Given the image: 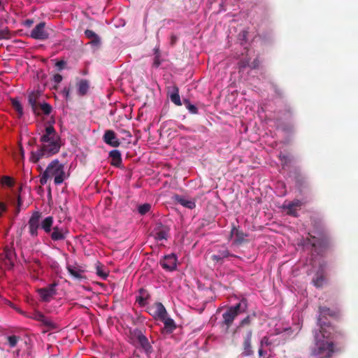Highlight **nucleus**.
Listing matches in <instances>:
<instances>
[{
  "mask_svg": "<svg viewBox=\"0 0 358 358\" xmlns=\"http://www.w3.org/2000/svg\"><path fill=\"white\" fill-rule=\"evenodd\" d=\"M15 255V251L13 249L6 248L3 250L1 256H3L4 259H6L9 262V268L14 266L13 257Z\"/></svg>",
  "mask_w": 358,
  "mask_h": 358,
  "instance_id": "nucleus-24",
  "label": "nucleus"
},
{
  "mask_svg": "<svg viewBox=\"0 0 358 358\" xmlns=\"http://www.w3.org/2000/svg\"><path fill=\"white\" fill-rule=\"evenodd\" d=\"M40 94L38 92H33L29 94L28 97L29 103L31 106V109L33 112L37 115H39L41 113H39V104L38 103V99L39 97Z\"/></svg>",
  "mask_w": 358,
  "mask_h": 358,
  "instance_id": "nucleus-16",
  "label": "nucleus"
},
{
  "mask_svg": "<svg viewBox=\"0 0 358 358\" xmlns=\"http://www.w3.org/2000/svg\"><path fill=\"white\" fill-rule=\"evenodd\" d=\"M29 145H37L36 139L35 138H31V139L29 141Z\"/></svg>",
  "mask_w": 358,
  "mask_h": 358,
  "instance_id": "nucleus-56",
  "label": "nucleus"
},
{
  "mask_svg": "<svg viewBox=\"0 0 358 358\" xmlns=\"http://www.w3.org/2000/svg\"><path fill=\"white\" fill-rule=\"evenodd\" d=\"M19 341V337L15 335H12L8 337V341L10 347H15Z\"/></svg>",
  "mask_w": 358,
  "mask_h": 358,
  "instance_id": "nucleus-34",
  "label": "nucleus"
},
{
  "mask_svg": "<svg viewBox=\"0 0 358 358\" xmlns=\"http://www.w3.org/2000/svg\"><path fill=\"white\" fill-rule=\"evenodd\" d=\"M64 94H65L66 98H68L70 94L69 88H64L63 90Z\"/></svg>",
  "mask_w": 358,
  "mask_h": 358,
  "instance_id": "nucleus-57",
  "label": "nucleus"
},
{
  "mask_svg": "<svg viewBox=\"0 0 358 358\" xmlns=\"http://www.w3.org/2000/svg\"><path fill=\"white\" fill-rule=\"evenodd\" d=\"M218 255H220L222 259L225 257H228L229 256H230V253L227 249H223L222 250H220L218 252Z\"/></svg>",
  "mask_w": 358,
  "mask_h": 358,
  "instance_id": "nucleus-45",
  "label": "nucleus"
},
{
  "mask_svg": "<svg viewBox=\"0 0 358 358\" xmlns=\"http://www.w3.org/2000/svg\"><path fill=\"white\" fill-rule=\"evenodd\" d=\"M85 35L87 38L91 39V43L93 45H99L101 40L99 36L92 30L86 29L85 31Z\"/></svg>",
  "mask_w": 358,
  "mask_h": 358,
  "instance_id": "nucleus-25",
  "label": "nucleus"
},
{
  "mask_svg": "<svg viewBox=\"0 0 358 358\" xmlns=\"http://www.w3.org/2000/svg\"><path fill=\"white\" fill-rule=\"evenodd\" d=\"M34 263L36 264V266H37L38 268H41V262H40V261H39V260H38V259L34 260Z\"/></svg>",
  "mask_w": 358,
  "mask_h": 358,
  "instance_id": "nucleus-60",
  "label": "nucleus"
},
{
  "mask_svg": "<svg viewBox=\"0 0 358 358\" xmlns=\"http://www.w3.org/2000/svg\"><path fill=\"white\" fill-rule=\"evenodd\" d=\"M178 41V36L172 34L170 37V43L172 46H173Z\"/></svg>",
  "mask_w": 358,
  "mask_h": 358,
  "instance_id": "nucleus-51",
  "label": "nucleus"
},
{
  "mask_svg": "<svg viewBox=\"0 0 358 358\" xmlns=\"http://www.w3.org/2000/svg\"><path fill=\"white\" fill-rule=\"evenodd\" d=\"M39 111L41 110L43 113L45 115H48L50 114L52 108V106L48 103H43L42 104H39Z\"/></svg>",
  "mask_w": 358,
  "mask_h": 358,
  "instance_id": "nucleus-30",
  "label": "nucleus"
},
{
  "mask_svg": "<svg viewBox=\"0 0 358 358\" xmlns=\"http://www.w3.org/2000/svg\"><path fill=\"white\" fill-rule=\"evenodd\" d=\"M67 270L69 271V273L76 279H78V280H81L83 278H84V276L82 275V271L76 267V266H70L69 265L67 266Z\"/></svg>",
  "mask_w": 358,
  "mask_h": 358,
  "instance_id": "nucleus-26",
  "label": "nucleus"
},
{
  "mask_svg": "<svg viewBox=\"0 0 358 358\" xmlns=\"http://www.w3.org/2000/svg\"><path fill=\"white\" fill-rule=\"evenodd\" d=\"M43 315H44L41 312L34 311L33 313H31V315H30L29 317L40 322L43 319Z\"/></svg>",
  "mask_w": 358,
  "mask_h": 358,
  "instance_id": "nucleus-38",
  "label": "nucleus"
},
{
  "mask_svg": "<svg viewBox=\"0 0 358 358\" xmlns=\"http://www.w3.org/2000/svg\"><path fill=\"white\" fill-rule=\"evenodd\" d=\"M66 64V61L62 59V60L57 62V63L55 64V66L57 67L59 71H62V69H64Z\"/></svg>",
  "mask_w": 358,
  "mask_h": 358,
  "instance_id": "nucleus-44",
  "label": "nucleus"
},
{
  "mask_svg": "<svg viewBox=\"0 0 358 358\" xmlns=\"http://www.w3.org/2000/svg\"><path fill=\"white\" fill-rule=\"evenodd\" d=\"M27 23L31 24V22H29V20L27 21Z\"/></svg>",
  "mask_w": 358,
  "mask_h": 358,
  "instance_id": "nucleus-63",
  "label": "nucleus"
},
{
  "mask_svg": "<svg viewBox=\"0 0 358 358\" xmlns=\"http://www.w3.org/2000/svg\"><path fill=\"white\" fill-rule=\"evenodd\" d=\"M149 313L155 318L161 320L167 316V312L163 304L160 302L155 303L149 308Z\"/></svg>",
  "mask_w": 358,
  "mask_h": 358,
  "instance_id": "nucleus-10",
  "label": "nucleus"
},
{
  "mask_svg": "<svg viewBox=\"0 0 358 358\" xmlns=\"http://www.w3.org/2000/svg\"><path fill=\"white\" fill-rule=\"evenodd\" d=\"M319 312L320 315L324 317L328 315L330 317H337L339 315V311L338 310H332L327 306H320Z\"/></svg>",
  "mask_w": 358,
  "mask_h": 358,
  "instance_id": "nucleus-20",
  "label": "nucleus"
},
{
  "mask_svg": "<svg viewBox=\"0 0 358 358\" xmlns=\"http://www.w3.org/2000/svg\"><path fill=\"white\" fill-rule=\"evenodd\" d=\"M57 284L53 282L45 287L38 289V293L43 301L48 302L51 300L54 295L56 294V289Z\"/></svg>",
  "mask_w": 358,
  "mask_h": 358,
  "instance_id": "nucleus-8",
  "label": "nucleus"
},
{
  "mask_svg": "<svg viewBox=\"0 0 358 358\" xmlns=\"http://www.w3.org/2000/svg\"><path fill=\"white\" fill-rule=\"evenodd\" d=\"M279 159H280V160L281 161V162H282V164L283 165H286V164H289L291 162L290 157L289 156H287V155H285L280 154L279 155Z\"/></svg>",
  "mask_w": 358,
  "mask_h": 358,
  "instance_id": "nucleus-40",
  "label": "nucleus"
},
{
  "mask_svg": "<svg viewBox=\"0 0 358 358\" xmlns=\"http://www.w3.org/2000/svg\"><path fill=\"white\" fill-rule=\"evenodd\" d=\"M150 208L151 205L146 203L139 206L138 211L141 215H143L148 213L150 210Z\"/></svg>",
  "mask_w": 358,
  "mask_h": 358,
  "instance_id": "nucleus-31",
  "label": "nucleus"
},
{
  "mask_svg": "<svg viewBox=\"0 0 358 358\" xmlns=\"http://www.w3.org/2000/svg\"><path fill=\"white\" fill-rule=\"evenodd\" d=\"M4 262L5 266L7 267L8 269H11L12 268H9V262L6 259H3Z\"/></svg>",
  "mask_w": 358,
  "mask_h": 358,
  "instance_id": "nucleus-59",
  "label": "nucleus"
},
{
  "mask_svg": "<svg viewBox=\"0 0 358 358\" xmlns=\"http://www.w3.org/2000/svg\"><path fill=\"white\" fill-rule=\"evenodd\" d=\"M296 182L299 187L301 188L303 187H306L308 185V182L305 178H303L301 176H298L296 178Z\"/></svg>",
  "mask_w": 358,
  "mask_h": 358,
  "instance_id": "nucleus-32",
  "label": "nucleus"
},
{
  "mask_svg": "<svg viewBox=\"0 0 358 358\" xmlns=\"http://www.w3.org/2000/svg\"><path fill=\"white\" fill-rule=\"evenodd\" d=\"M62 79H63V78L60 74L56 73L54 75L52 80L54 81L55 83L59 84L62 82Z\"/></svg>",
  "mask_w": 358,
  "mask_h": 358,
  "instance_id": "nucleus-46",
  "label": "nucleus"
},
{
  "mask_svg": "<svg viewBox=\"0 0 358 358\" xmlns=\"http://www.w3.org/2000/svg\"><path fill=\"white\" fill-rule=\"evenodd\" d=\"M311 223L313 227L317 231L318 234H324L323 224L320 219L311 218Z\"/></svg>",
  "mask_w": 358,
  "mask_h": 358,
  "instance_id": "nucleus-28",
  "label": "nucleus"
},
{
  "mask_svg": "<svg viewBox=\"0 0 358 358\" xmlns=\"http://www.w3.org/2000/svg\"><path fill=\"white\" fill-rule=\"evenodd\" d=\"M48 30L49 29L46 28L45 22H41L36 24L31 30L30 36L36 40L45 41L50 36Z\"/></svg>",
  "mask_w": 358,
  "mask_h": 358,
  "instance_id": "nucleus-7",
  "label": "nucleus"
},
{
  "mask_svg": "<svg viewBox=\"0 0 358 358\" xmlns=\"http://www.w3.org/2000/svg\"><path fill=\"white\" fill-rule=\"evenodd\" d=\"M251 323V317L250 315L247 316L245 318L241 320L240 322L239 326L238 327V329L244 327L245 325H249Z\"/></svg>",
  "mask_w": 358,
  "mask_h": 358,
  "instance_id": "nucleus-41",
  "label": "nucleus"
},
{
  "mask_svg": "<svg viewBox=\"0 0 358 358\" xmlns=\"http://www.w3.org/2000/svg\"><path fill=\"white\" fill-rule=\"evenodd\" d=\"M150 297L149 292L141 288L138 291V294L136 296V301L141 307L145 306L147 304V301Z\"/></svg>",
  "mask_w": 358,
  "mask_h": 358,
  "instance_id": "nucleus-18",
  "label": "nucleus"
},
{
  "mask_svg": "<svg viewBox=\"0 0 358 358\" xmlns=\"http://www.w3.org/2000/svg\"><path fill=\"white\" fill-rule=\"evenodd\" d=\"M7 208L5 203L0 202V217L2 215L3 213L6 210Z\"/></svg>",
  "mask_w": 358,
  "mask_h": 358,
  "instance_id": "nucleus-52",
  "label": "nucleus"
},
{
  "mask_svg": "<svg viewBox=\"0 0 358 358\" xmlns=\"http://www.w3.org/2000/svg\"><path fill=\"white\" fill-rule=\"evenodd\" d=\"M160 265L167 271H173L177 268V257L174 254L168 255L160 260Z\"/></svg>",
  "mask_w": 358,
  "mask_h": 358,
  "instance_id": "nucleus-9",
  "label": "nucleus"
},
{
  "mask_svg": "<svg viewBox=\"0 0 358 358\" xmlns=\"http://www.w3.org/2000/svg\"><path fill=\"white\" fill-rule=\"evenodd\" d=\"M4 9V7L2 4V2L0 1V10H3Z\"/></svg>",
  "mask_w": 358,
  "mask_h": 358,
  "instance_id": "nucleus-61",
  "label": "nucleus"
},
{
  "mask_svg": "<svg viewBox=\"0 0 358 358\" xmlns=\"http://www.w3.org/2000/svg\"><path fill=\"white\" fill-rule=\"evenodd\" d=\"M238 0H222L220 6L222 10H226V7L229 5H234Z\"/></svg>",
  "mask_w": 358,
  "mask_h": 358,
  "instance_id": "nucleus-35",
  "label": "nucleus"
},
{
  "mask_svg": "<svg viewBox=\"0 0 358 358\" xmlns=\"http://www.w3.org/2000/svg\"><path fill=\"white\" fill-rule=\"evenodd\" d=\"M273 87L275 94H278V96L281 97L282 96V91L275 85H273Z\"/></svg>",
  "mask_w": 358,
  "mask_h": 358,
  "instance_id": "nucleus-50",
  "label": "nucleus"
},
{
  "mask_svg": "<svg viewBox=\"0 0 358 358\" xmlns=\"http://www.w3.org/2000/svg\"><path fill=\"white\" fill-rule=\"evenodd\" d=\"M18 204L20 205V197L18 198Z\"/></svg>",
  "mask_w": 358,
  "mask_h": 358,
  "instance_id": "nucleus-62",
  "label": "nucleus"
},
{
  "mask_svg": "<svg viewBox=\"0 0 358 358\" xmlns=\"http://www.w3.org/2000/svg\"><path fill=\"white\" fill-rule=\"evenodd\" d=\"M41 145L31 152L30 161L37 163L43 157H50L58 153L62 146L61 138L53 126H47L40 138Z\"/></svg>",
  "mask_w": 358,
  "mask_h": 358,
  "instance_id": "nucleus-2",
  "label": "nucleus"
},
{
  "mask_svg": "<svg viewBox=\"0 0 358 358\" xmlns=\"http://www.w3.org/2000/svg\"><path fill=\"white\" fill-rule=\"evenodd\" d=\"M270 345H271V342L269 341L268 337L264 336V337H263L262 338V340L260 341V346L261 347H263L264 345L268 346Z\"/></svg>",
  "mask_w": 358,
  "mask_h": 358,
  "instance_id": "nucleus-42",
  "label": "nucleus"
},
{
  "mask_svg": "<svg viewBox=\"0 0 358 358\" xmlns=\"http://www.w3.org/2000/svg\"><path fill=\"white\" fill-rule=\"evenodd\" d=\"M211 259H212L213 260H214V261L217 262L222 259V257H220V255H218V253H217V254L213 255L211 256Z\"/></svg>",
  "mask_w": 358,
  "mask_h": 358,
  "instance_id": "nucleus-53",
  "label": "nucleus"
},
{
  "mask_svg": "<svg viewBox=\"0 0 358 358\" xmlns=\"http://www.w3.org/2000/svg\"><path fill=\"white\" fill-rule=\"evenodd\" d=\"M259 61L258 59H254V61L252 62H251L250 64H249L250 68L252 69H256L259 67Z\"/></svg>",
  "mask_w": 358,
  "mask_h": 358,
  "instance_id": "nucleus-47",
  "label": "nucleus"
},
{
  "mask_svg": "<svg viewBox=\"0 0 358 358\" xmlns=\"http://www.w3.org/2000/svg\"><path fill=\"white\" fill-rule=\"evenodd\" d=\"M169 232V228L167 226L163 225L161 223H158L156 224L153 230V235L157 241L166 240L168 238Z\"/></svg>",
  "mask_w": 358,
  "mask_h": 358,
  "instance_id": "nucleus-12",
  "label": "nucleus"
},
{
  "mask_svg": "<svg viewBox=\"0 0 358 358\" xmlns=\"http://www.w3.org/2000/svg\"><path fill=\"white\" fill-rule=\"evenodd\" d=\"M205 292H210V290H208V289L205 290Z\"/></svg>",
  "mask_w": 358,
  "mask_h": 358,
  "instance_id": "nucleus-64",
  "label": "nucleus"
},
{
  "mask_svg": "<svg viewBox=\"0 0 358 358\" xmlns=\"http://www.w3.org/2000/svg\"><path fill=\"white\" fill-rule=\"evenodd\" d=\"M258 354H259V357L263 356V355H264V350H262V347H261V346H260V348H259V350H258Z\"/></svg>",
  "mask_w": 358,
  "mask_h": 358,
  "instance_id": "nucleus-58",
  "label": "nucleus"
},
{
  "mask_svg": "<svg viewBox=\"0 0 358 358\" xmlns=\"http://www.w3.org/2000/svg\"><path fill=\"white\" fill-rule=\"evenodd\" d=\"M325 282V277L322 271L316 273L313 279V283L315 287L320 288L322 287Z\"/></svg>",
  "mask_w": 358,
  "mask_h": 358,
  "instance_id": "nucleus-21",
  "label": "nucleus"
},
{
  "mask_svg": "<svg viewBox=\"0 0 358 358\" xmlns=\"http://www.w3.org/2000/svg\"><path fill=\"white\" fill-rule=\"evenodd\" d=\"M103 139L106 144L112 147L116 148L120 144L115 133L113 130H106L103 134Z\"/></svg>",
  "mask_w": 358,
  "mask_h": 358,
  "instance_id": "nucleus-13",
  "label": "nucleus"
},
{
  "mask_svg": "<svg viewBox=\"0 0 358 358\" xmlns=\"http://www.w3.org/2000/svg\"><path fill=\"white\" fill-rule=\"evenodd\" d=\"M171 101L177 106H181L182 103L179 95V90L176 86H173V92L170 95Z\"/></svg>",
  "mask_w": 358,
  "mask_h": 358,
  "instance_id": "nucleus-27",
  "label": "nucleus"
},
{
  "mask_svg": "<svg viewBox=\"0 0 358 358\" xmlns=\"http://www.w3.org/2000/svg\"><path fill=\"white\" fill-rule=\"evenodd\" d=\"M234 236L233 244L239 245L246 241L245 238L248 235L241 230L239 227L233 225L230 231V238H231Z\"/></svg>",
  "mask_w": 358,
  "mask_h": 358,
  "instance_id": "nucleus-11",
  "label": "nucleus"
},
{
  "mask_svg": "<svg viewBox=\"0 0 358 358\" xmlns=\"http://www.w3.org/2000/svg\"><path fill=\"white\" fill-rule=\"evenodd\" d=\"M252 336V331L249 329L243 337V355L244 356H250L253 353L251 346V339Z\"/></svg>",
  "mask_w": 358,
  "mask_h": 358,
  "instance_id": "nucleus-14",
  "label": "nucleus"
},
{
  "mask_svg": "<svg viewBox=\"0 0 358 358\" xmlns=\"http://www.w3.org/2000/svg\"><path fill=\"white\" fill-rule=\"evenodd\" d=\"M40 322L44 327V329L43 330V332L44 333L57 329V325L45 315H43V319Z\"/></svg>",
  "mask_w": 358,
  "mask_h": 358,
  "instance_id": "nucleus-22",
  "label": "nucleus"
},
{
  "mask_svg": "<svg viewBox=\"0 0 358 358\" xmlns=\"http://www.w3.org/2000/svg\"><path fill=\"white\" fill-rule=\"evenodd\" d=\"M53 224L52 216L43 217L41 212L35 210L31 213L27 222L29 234L32 238H36L38 236L39 230L41 229L54 242L64 241L67 238L69 231L64 226H54Z\"/></svg>",
  "mask_w": 358,
  "mask_h": 358,
  "instance_id": "nucleus-1",
  "label": "nucleus"
},
{
  "mask_svg": "<svg viewBox=\"0 0 358 358\" xmlns=\"http://www.w3.org/2000/svg\"><path fill=\"white\" fill-rule=\"evenodd\" d=\"M1 183L2 185H5L8 187H13L14 185V182L12 178L9 176H3L1 179Z\"/></svg>",
  "mask_w": 358,
  "mask_h": 358,
  "instance_id": "nucleus-37",
  "label": "nucleus"
},
{
  "mask_svg": "<svg viewBox=\"0 0 358 358\" xmlns=\"http://www.w3.org/2000/svg\"><path fill=\"white\" fill-rule=\"evenodd\" d=\"M290 203H292V206H294L296 210H299L302 206V202L299 200H295Z\"/></svg>",
  "mask_w": 358,
  "mask_h": 358,
  "instance_id": "nucleus-48",
  "label": "nucleus"
},
{
  "mask_svg": "<svg viewBox=\"0 0 358 358\" xmlns=\"http://www.w3.org/2000/svg\"><path fill=\"white\" fill-rule=\"evenodd\" d=\"M121 133L124 135V139H127V140H129V141L130 140V138H131V136H131V133H130L129 131L125 130V129H122V130L121 131Z\"/></svg>",
  "mask_w": 358,
  "mask_h": 358,
  "instance_id": "nucleus-49",
  "label": "nucleus"
},
{
  "mask_svg": "<svg viewBox=\"0 0 358 358\" xmlns=\"http://www.w3.org/2000/svg\"><path fill=\"white\" fill-rule=\"evenodd\" d=\"M164 322V327L162 329V333L164 334H171L173 330L176 328L175 322L173 319L164 316V319L160 320Z\"/></svg>",
  "mask_w": 358,
  "mask_h": 358,
  "instance_id": "nucleus-17",
  "label": "nucleus"
},
{
  "mask_svg": "<svg viewBox=\"0 0 358 358\" xmlns=\"http://www.w3.org/2000/svg\"><path fill=\"white\" fill-rule=\"evenodd\" d=\"M287 214L292 215L294 217L297 216V210L294 206H292V203H289L287 206Z\"/></svg>",
  "mask_w": 358,
  "mask_h": 358,
  "instance_id": "nucleus-39",
  "label": "nucleus"
},
{
  "mask_svg": "<svg viewBox=\"0 0 358 358\" xmlns=\"http://www.w3.org/2000/svg\"><path fill=\"white\" fill-rule=\"evenodd\" d=\"M245 307L246 303L244 300H242L235 306L228 308L222 314V320L220 322V326L225 332L229 331L236 317L240 313L245 312Z\"/></svg>",
  "mask_w": 358,
  "mask_h": 358,
  "instance_id": "nucleus-5",
  "label": "nucleus"
},
{
  "mask_svg": "<svg viewBox=\"0 0 358 358\" xmlns=\"http://www.w3.org/2000/svg\"><path fill=\"white\" fill-rule=\"evenodd\" d=\"M10 37V32L8 28L0 30V40L9 39Z\"/></svg>",
  "mask_w": 358,
  "mask_h": 358,
  "instance_id": "nucleus-33",
  "label": "nucleus"
},
{
  "mask_svg": "<svg viewBox=\"0 0 358 358\" xmlns=\"http://www.w3.org/2000/svg\"><path fill=\"white\" fill-rule=\"evenodd\" d=\"M11 103L13 108L17 111L18 113L19 117H22L23 115V108L20 103V102L17 100L16 99H12Z\"/></svg>",
  "mask_w": 358,
  "mask_h": 358,
  "instance_id": "nucleus-29",
  "label": "nucleus"
},
{
  "mask_svg": "<svg viewBox=\"0 0 358 358\" xmlns=\"http://www.w3.org/2000/svg\"><path fill=\"white\" fill-rule=\"evenodd\" d=\"M173 199L175 202L180 204L181 206L187 208L192 209L195 207L194 201L192 199H189L185 196L176 194L173 196Z\"/></svg>",
  "mask_w": 358,
  "mask_h": 358,
  "instance_id": "nucleus-15",
  "label": "nucleus"
},
{
  "mask_svg": "<svg viewBox=\"0 0 358 358\" xmlns=\"http://www.w3.org/2000/svg\"><path fill=\"white\" fill-rule=\"evenodd\" d=\"M77 86L79 95L84 96L87 93L90 85L87 80L82 79L78 83Z\"/></svg>",
  "mask_w": 358,
  "mask_h": 358,
  "instance_id": "nucleus-23",
  "label": "nucleus"
},
{
  "mask_svg": "<svg viewBox=\"0 0 358 358\" xmlns=\"http://www.w3.org/2000/svg\"><path fill=\"white\" fill-rule=\"evenodd\" d=\"M96 274L103 279H106L108 277V274L104 272L99 266L96 267Z\"/></svg>",
  "mask_w": 358,
  "mask_h": 358,
  "instance_id": "nucleus-43",
  "label": "nucleus"
},
{
  "mask_svg": "<svg viewBox=\"0 0 358 358\" xmlns=\"http://www.w3.org/2000/svg\"><path fill=\"white\" fill-rule=\"evenodd\" d=\"M145 329L143 328H129V342L136 348H140L147 355L153 352V348L145 336Z\"/></svg>",
  "mask_w": 358,
  "mask_h": 358,
  "instance_id": "nucleus-4",
  "label": "nucleus"
},
{
  "mask_svg": "<svg viewBox=\"0 0 358 358\" xmlns=\"http://www.w3.org/2000/svg\"><path fill=\"white\" fill-rule=\"evenodd\" d=\"M54 177L55 185H61L66 178L64 166L58 159H54L47 166L40 178V183L44 185L50 178Z\"/></svg>",
  "mask_w": 358,
  "mask_h": 358,
  "instance_id": "nucleus-3",
  "label": "nucleus"
},
{
  "mask_svg": "<svg viewBox=\"0 0 358 358\" xmlns=\"http://www.w3.org/2000/svg\"><path fill=\"white\" fill-rule=\"evenodd\" d=\"M161 62H160V60H159V58L158 56H156L155 57V60H154V63H153V65L155 66V67H158L159 65H160Z\"/></svg>",
  "mask_w": 358,
  "mask_h": 358,
  "instance_id": "nucleus-54",
  "label": "nucleus"
},
{
  "mask_svg": "<svg viewBox=\"0 0 358 358\" xmlns=\"http://www.w3.org/2000/svg\"><path fill=\"white\" fill-rule=\"evenodd\" d=\"M185 106L189 111L192 114H196L198 112L197 108L192 104L189 101L185 100Z\"/></svg>",
  "mask_w": 358,
  "mask_h": 358,
  "instance_id": "nucleus-36",
  "label": "nucleus"
},
{
  "mask_svg": "<svg viewBox=\"0 0 358 358\" xmlns=\"http://www.w3.org/2000/svg\"><path fill=\"white\" fill-rule=\"evenodd\" d=\"M318 235L319 237H315L308 234V237L306 238V243L310 244L312 248L321 252L327 249L330 246L331 243L329 238L324 234V233Z\"/></svg>",
  "mask_w": 358,
  "mask_h": 358,
  "instance_id": "nucleus-6",
  "label": "nucleus"
},
{
  "mask_svg": "<svg viewBox=\"0 0 358 358\" xmlns=\"http://www.w3.org/2000/svg\"><path fill=\"white\" fill-rule=\"evenodd\" d=\"M109 157L111 159V165L119 167L122 164V156L121 153L117 150H111L109 152Z\"/></svg>",
  "mask_w": 358,
  "mask_h": 358,
  "instance_id": "nucleus-19",
  "label": "nucleus"
},
{
  "mask_svg": "<svg viewBox=\"0 0 358 358\" xmlns=\"http://www.w3.org/2000/svg\"><path fill=\"white\" fill-rule=\"evenodd\" d=\"M247 66H249V64L248 62H245V61H241L239 62V67L240 69H244Z\"/></svg>",
  "mask_w": 358,
  "mask_h": 358,
  "instance_id": "nucleus-55",
  "label": "nucleus"
}]
</instances>
